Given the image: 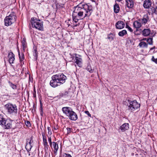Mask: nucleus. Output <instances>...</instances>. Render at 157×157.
<instances>
[{
    "label": "nucleus",
    "mask_w": 157,
    "mask_h": 157,
    "mask_svg": "<svg viewBox=\"0 0 157 157\" xmlns=\"http://www.w3.org/2000/svg\"><path fill=\"white\" fill-rule=\"evenodd\" d=\"M74 8L72 16L73 21L76 23L79 20L89 17L93 12V6L90 3H80Z\"/></svg>",
    "instance_id": "f257e3e1"
},
{
    "label": "nucleus",
    "mask_w": 157,
    "mask_h": 157,
    "mask_svg": "<svg viewBox=\"0 0 157 157\" xmlns=\"http://www.w3.org/2000/svg\"><path fill=\"white\" fill-rule=\"evenodd\" d=\"M123 104L127 106L126 108L128 110H131L132 112L138 109L140 106V104L136 100L131 101L129 99L126 100L124 101Z\"/></svg>",
    "instance_id": "f03ea898"
},
{
    "label": "nucleus",
    "mask_w": 157,
    "mask_h": 157,
    "mask_svg": "<svg viewBox=\"0 0 157 157\" xmlns=\"http://www.w3.org/2000/svg\"><path fill=\"white\" fill-rule=\"evenodd\" d=\"M62 110L63 113L68 117L69 119L70 120L75 121L78 119L77 115L70 108L64 107L62 108Z\"/></svg>",
    "instance_id": "7ed1b4c3"
},
{
    "label": "nucleus",
    "mask_w": 157,
    "mask_h": 157,
    "mask_svg": "<svg viewBox=\"0 0 157 157\" xmlns=\"http://www.w3.org/2000/svg\"><path fill=\"white\" fill-rule=\"evenodd\" d=\"M5 107L9 115H13L17 114L18 109L16 104L8 103L5 105Z\"/></svg>",
    "instance_id": "20e7f679"
},
{
    "label": "nucleus",
    "mask_w": 157,
    "mask_h": 157,
    "mask_svg": "<svg viewBox=\"0 0 157 157\" xmlns=\"http://www.w3.org/2000/svg\"><path fill=\"white\" fill-rule=\"evenodd\" d=\"M16 19V16L14 13L12 12L9 16H7L4 19L5 25L8 26L14 23Z\"/></svg>",
    "instance_id": "39448f33"
},
{
    "label": "nucleus",
    "mask_w": 157,
    "mask_h": 157,
    "mask_svg": "<svg viewBox=\"0 0 157 157\" xmlns=\"http://www.w3.org/2000/svg\"><path fill=\"white\" fill-rule=\"evenodd\" d=\"M31 22L32 27L35 28L40 30H42L43 29V23L39 19L32 18Z\"/></svg>",
    "instance_id": "423d86ee"
},
{
    "label": "nucleus",
    "mask_w": 157,
    "mask_h": 157,
    "mask_svg": "<svg viewBox=\"0 0 157 157\" xmlns=\"http://www.w3.org/2000/svg\"><path fill=\"white\" fill-rule=\"evenodd\" d=\"M56 77L59 82V84L61 85L65 82L66 80L67 79V77L63 74H59L55 75Z\"/></svg>",
    "instance_id": "0eeeda50"
},
{
    "label": "nucleus",
    "mask_w": 157,
    "mask_h": 157,
    "mask_svg": "<svg viewBox=\"0 0 157 157\" xmlns=\"http://www.w3.org/2000/svg\"><path fill=\"white\" fill-rule=\"evenodd\" d=\"M13 120L10 119H6L4 123L2 126V127L4 129H10L13 128V125L12 124Z\"/></svg>",
    "instance_id": "6e6552de"
},
{
    "label": "nucleus",
    "mask_w": 157,
    "mask_h": 157,
    "mask_svg": "<svg viewBox=\"0 0 157 157\" xmlns=\"http://www.w3.org/2000/svg\"><path fill=\"white\" fill-rule=\"evenodd\" d=\"M58 79L57 78L55 75H53L52 77V80L50 81V84L51 86L53 87H55L58 86L60 85L59 84Z\"/></svg>",
    "instance_id": "1a4fd4ad"
},
{
    "label": "nucleus",
    "mask_w": 157,
    "mask_h": 157,
    "mask_svg": "<svg viewBox=\"0 0 157 157\" xmlns=\"http://www.w3.org/2000/svg\"><path fill=\"white\" fill-rule=\"evenodd\" d=\"M42 135L43 138V144L45 150L46 151L48 150L49 148V145H48L47 140V137L46 136H44V132L42 133Z\"/></svg>",
    "instance_id": "9d476101"
},
{
    "label": "nucleus",
    "mask_w": 157,
    "mask_h": 157,
    "mask_svg": "<svg viewBox=\"0 0 157 157\" xmlns=\"http://www.w3.org/2000/svg\"><path fill=\"white\" fill-rule=\"evenodd\" d=\"M139 21L142 24L145 25L149 21V17L147 14H144L142 18L139 19Z\"/></svg>",
    "instance_id": "9b49d317"
},
{
    "label": "nucleus",
    "mask_w": 157,
    "mask_h": 157,
    "mask_svg": "<svg viewBox=\"0 0 157 157\" xmlns=\"http://www.w3.org/2000/svg\"><path fill=\"white\" fill-rule=\"evenodd\" d=\"M115 26L117 29H121L124 27L125 24L123 21H119L116 23Z\"/></svg>",
    "instance_id": "f8f14e48"
},
{
    "label": "nucleus",
    "mask_w": 157,
    "mask_h": 157,
    "mask_svg": "<svg viewBox=\"0 0 157 157\" xmlns=\"http://www.w3.org/2000/svg\"><path fill=\"white\" fill-rule=\"evenodd\" d=\"M152 4L151 0H145L144 2L143 6L144 8L148 9L151 6Z\"/></svg>",
    "instance_id": "ddd939ff"
},
{
    "label": "nucleus",
    "mask_w": 157,
    "mask_h": 157,
    "mask_svg": "<svg viewBox=\"0 0 157 157\" xmlns=\"http://www.w3.org/2000/svg\"><path fill=\"white\" fill-rule=\"evenodd\" d=\"M14 55L12 52H11L9 53L8 57L9 61L10 63H13L15 59Z\"/></svg>",
    "instance_id": "4468645a"
},
{
    "label": "nucleus",
    "mask_w": 157,
    "mask_h": 157,
    "mask_svg": "<svg viewBox=\"0 0 157 157\" xmlns=\"http://www.w3.org/2000/svg\"><path fill=\"white\" fill-rule=\"evenodd\" d=\"M75 63L79 67H81L82 66V59L80 57H78L76 55L75 57Z\"/></svg>",
    "instance_id": "2eb2a0df"
},
{
    "label": "nucleus",
    "mask_w": 157,
    "mask_h": 157,
    "mask_svg": "<svg viewBox=\"0 0 157 157\" xmlns=\"http://www.w3.org/2000/svg\"><path fill=\"white\" fill-rule=\"evenodd\" d=\"M142 25L141 22L139 21V19L137 21H135L133 24L134 27L137 29H139L141 27Z\"/></svg>",
    "instance_id": "dca6fc26"
},
{
    "label": "nucleus",
    "mask_w": 157,
    "mask_h": 157,
    "mask_svg": "<svg viewBox=\"0 0 157 157\" xmlns=\"http://www.w3.org/2000/svg\"><path fill=\"white\" fill-rule=\"evenodd\" d=\"M129 128V125L128 123H125L123 124L120 127L121 129L122 132H124L125 131L128 129Z\"/></svg>",
    "instance_id": "f3484780"
},
{
    "label": "nucleus",
    "mask_w": 157,
    "mask_h": 157,
    "mask_svg": "<svg viewBox=\"0 0 157 157\" xmlns=\"http://www.w3.org/2000/svg\"><path fill=\"white\" fill-rule=\"evenodd\" d=\"M126 4L127 7L129 8H132L134 6V2L132 0H126Z\"/></svg>",
    "instance_id": "a211bd4d"
},
{
    "label": "nucleus",
    "mask_w": 157,
    "mask_h": 157,
    "mask_svg": "<svg viewBox=\"0 0 157 157\" xmlns=\"http://www.w3.org/2000/svg\"><path fill=\"white\" fill-rule=\"evenodd\" d=\"M151 31L149 29H144L143 31V35L144 36H147L150 34Z\"/></svg>",
    "instance_id": "6ab92c4d"
},
{
    "label": "nucleus",
    "mask_w": 157,
    "mask_h": 157,
    "mask_svg": "<svg viewBox=\"0 0 157 157\" xmlns=\"http://www.w3.org/2000/svg\"><path fill=\"white\" fill-rule=\"evenodd\" d=\"M139 46L140 48H147L148 44L144 41L141 42L140 43Z\"/></svg>",
    "instance_id": "aec40b11"
},
{
    "label": "nucleus",
    "mask_w": 157,
    "mask_h": 157,
    "mask_svg": "<svg viewBox=\"0 0 157 157\" xmlns=\"http://www.w3.org/2000/svg\"><path fill=\"white\" fill-rule=\"evenodd\" d=\"M120 10V7L118 4L116 3L114 6V12L117 13L119 12Z\"/></svg>",
    "instance_id": "412c9836"
},
{
    "label": "nucleus",
    "mask_w": 157,
    "mask_h": 157,
    "mask_svg": "<svg viewBox=\"0 0 157 157\" xmlns=\"http://www.w3.org/2000/svg\"><path fill=\"white\" fill-rule=\"evenodd\" d=\"M127 34V32L125 30H123L119 32L118 34L119 36H123Z\"/></svg>",
    "instance_id": "4be33fe9"
},
{
    "label": "nucleus",
    "mask_w": 157,
    "mask_h": 157,
    "mask_svg": "<svg viewBox=\"0 0 157 157\" xmlns=\"http://www.w3.org/2000/svg\"><path fill=\"white\" fill-rule=\"evenodd\" d=\"M6 120V119L4 118L2 115L0 114V125L2 126Z\"/></svg>",
    "instance_id": "5701e85b"
},
{
    "label": "nucleus",
    "mask_w": 157,
    "mask_h": 157,
    "mask_svg": "<svg viewBox=\"0 0 157 157\" xmlns=\"http://www.w3.org/2000/svg\"><path fill=\"white\" fill-rule=\"evenodd\" d=\"M33 55L35 57L34 59L36 60L38 57V52L36 48H34L33 51Z\"/></svg>",
    "instance_id": "b1692460"
},
{
    "label": "nucleus",
    "mask_w": 157,
    "mask_h": 157,
    "mask_svg": "<svg viewBox=\"0 0 157 157\" xmlns=\"http://www.w3.org/2000/svg\"><path fill=\"white\" fill-rule=\"evenodd\" d=\"M18 56L20 59V61L22 62L23 61L24 59V55L23 53H22L21 55L20 52L18 51Z\"/></svg>",
    "instance_id": "393cba45"
},
{
    "label": "nucleus",
    "mask_w": 157,
    "mask_h": 157,
    "mask_svg": "<svg viewBox=\"0 0 157 157\" xmlns=\"http://www.w3.org/2000/svg\"><path fill=\"white\" fill-rule=\"evenodd\" d=\"M115 37V36L112 33H110L108 35L107 38L110 41H111L113 40Z\"/></svg>",
    "instance_id": "a878e982"
},
{
    "label": "nucleus",
    "mask_w": 157,
    "mask_h": 157,
    "mask_svg": "<svg viewBox=\"0 0 157 157\" xmlns=\"http://www.w3.org/2000/svg\"><path fill=\"white\" fill-rule=\"evenodd\" d=\"M52 145L54 150L56 151L59 148L58 144L56 143L53 142H52Z\"/></svg>",
    "instance_id": "bb28decb"
},
{
    "label": "nucleus",
    "mask_w": 157,
    "mask_h": 157,
    "mask_svg": "<svg viewBox=\"0 0 157 157\" xmlns=\"http://www.w3.org/2000/svg\"><path fill=\"white\" fill-rule=\"evenodd\" d=\"M9 84L10 86L13 89L15 90L17 89L16 85L13 84L12 82L10 81H9Z\"/></svg>",
    "instance_id": "cd10ccee"
},
{
    "label": "nucleus",
    "mask_w": 157,
    "mask_h": 157,
    "mask_svg": "<svg viewBox=\"0 0 157 157\" xmlns=\"http://www.w3.org/2000/svg\"><path fill=\"white\" fill-rule=\"evenodd\" d=\"M22 44L23 46V50L24 51L26 46V42L24 39H23L22 41Z\"/></svg>",
    "instance_id": "c85d7f7f"
},
{
    "label": "nucleus",
    "mask_w": 157,
    "mask_h": 157,
    "mask_svg": "<svg viewBox=\"0 0 157 157\" xmlns=\"http://www.w3.org/2000/svg\"><path fill=\"white\" fill-rule=\"evenodd\" d=\"M27 143L29 145H30L33 146V140L32 138H31L30 139H27Z\"/></svg>",
    "instance_id": "c756f323"
},
{
    "label": "nucleus",
    "mask_w": 157,
    "mask_h": 157,
    "mask_svg": "<svg viewBox=\"0 0 157 157\" xmlns=\"http://www.w3.org/2000/svg\"><path fill=\"white\" fill-rule=\"evenodd\" d=\"M32 147L33 146L26 143V145L25 146V148L26 149L27 151H30Z\"/></svg>",
    "instance_id": "7c9ffc66"
},
{
    "label": "nucleus",
    "mask_w": 157,
    "mask_h": 157,
    "mask_svg": "<svg viewBox=\"0 0 157 157\" xmlns=\"http://www.w3.org/2000/svg\"><path fill=\"white\" fill-rule=\"evenodd\" d=\"M153 39L152 38H149L147 39V41L148 44L150 45H152L153 44Z\"/></svg>",
    "instance_id": "2f4dec72"
},
{
    "label": "nucleus",
    "mask_w": 157,
    "mask_h": 157,
    "mask_svg": "<svg viewBox=\"0 0 157 157\" xmlns=\"http://www.w3.org/2000/svg\"><path fill=\"white\" fill-rule=\"evenodd\" d=\"M151 10L152 13H154L157 14V6L155 8H152Z\"/></svg>",
    "instance_id": "473e14b6"
},
{
    "label": "nucleus",
    "mask_w": 157,
    "mask_h": 157,
    "mask_svg": "<svg viewBox=\"0 0 157 157\" xmlns=\"http://www.w3.org/2000/svg\"><path fill=\"white\" fill-rule=\"evenodd\" d=\"M48 141L50 144V145L51 147H52V142L51 138L50 137L48 136Z\"/></svg>",
    "instance_id": "72a5a7b5"
},
{
    "label": "nucleus",
    "mask_w": 157,
    "mask_h": 157,
    "mask_svg": "<svg viewBox=\"0 0 157 157\" xmlns=\"http://www.w3.org/2000/svg\"><path fill=\"white\" fill-rule=\"evenodd\" d=\"M64 157H72L71 155L65 153L63 155Z\"/></svg>",
    "instance_id": "f704fd0d"
},
{
    "label": "nucleus",
    "mask_w": 157,
    "mask_h": 157,
    "mask_svg": "<svg viewBox=\"0 0 157 157\" xmlns=\"http://www.w3.org/2000/svg\"><path fill=\"white\" fill-rule=\"evenodd\" d=\"M126 27L127 28H128V30L131 32H132L133 31L132 29L128 25H126Z\"/></svg>",
    "instance_id": "c9c22d12"
},
{
    "label": "nucleus",
    "mask_w": 157,
    "mask_h": 157,
    "mask_svg": "<svg viewBox=\"0 0 157 157\" xmlns=\"http://www.w3.org/2000/svg\"><path fill=\"white\" fill-rule=\"evenodd\" d=\"M26 125L28 126H30L31 125L30 122L29 121H26L25 122Z\"/></svg>",
    "instance_id": "e433bc0d"
},
{
    "label": "nucleus",
    "mask_w": 157,
    "mask_h": 157,
    "mask_svg": "<svg viewBox=\"0 0 157 157\" xmlns=\"http://www.w3.org/2000/svg\"><path fill=\"white\" fill-rule=\"evenodd\" d=\"M67 133H70L72 131V128H67Z\"/></svg>",
    "instance_id": "4c0bfd02"
},
{
    "label": "nucleus",
    "mask_w": 157,
    "mask_h": 157,
    "mask_svg": "<svg viewBox=\"0 0 157 157\" xmlns=\"http://www.w3.org/2000/svg\"><path fill=\"white\" fill-rule=\"evenodd\" d=\"M48 133L49 134H52V132H51V128L50 127H48Z\"/></svg>",
    "instance_id": "58836bf2"
},
{
    "label": "nucleus",
    "mask_w": 157,
    "mask_h": 157,
    "mask_svg": "<svg viewBox=\"0 0 157 157\" xmlns=\"http://www.w3.org/2000/svg\"><path fill=\"white\" fill-rule=\"evenodd\" d=\"M85 113H86L87 114L89 117H91V114L88 111H85Z\"/></svg>",
    "instance_id": "ea45409f"
},
{
    "label": "nucleus",
    "mask_w": 157,
    "mask_h": 157,
    "mask_svg": "<svg viewBox=\"0 0 157 157\" xmlns=\"http://www.w3.org/2000/svg\"><path fill=\"white\" fill-rule=\"evenodd\" d=\"M68 94V92L66 91L65 93L63 94V96L67 95Z\"/></svg>",
    "instance_id": "a19ab883"
},
{
    "label": "nucleus",
    "mask_w": 157,
    "mask_h": 157,
    "mask_svg": "<svg viewBox=\"0 0 157 157\" xmlns=\"http://www.w3.org/2000/svg\"><path fill=\"white\" fill-rule=\"evenodd\" d=\"M155 59H155L154 58V56H152V58L151 59V60L152 61H153L155 62Z\"/></svg>",
    "instance_id": "79ce46f5"
},
{
    "label": "nucleus",
    "mask_w": 157,
    "mask_h": 157,
    "mask_svg": "<svg viewBox=\"0 0 157 157\" xmlns=\"http://www.w3.org/2000/svg\"><path fill=\"white\" fill-rule=\"evenodd\" d=\"M155 47H153V48H151L150 49V50H151L154 49H155Z\"/></svg>",
    "instance_id": "37998d69"
},
{
    "label": "nucleus",
    "mask_w": 157,
    "mask_h": 157,
    "mask_svg": "<svg viewBox=\"0 0 157 157\" xmlns=\"http://www.w3.org/2000/svg\"><path fill=\"white\" fill-rule=\"evenodd\" d=\"M155 62L157 64V58L155 59Z\"/></svg>",
    "instance_id": "c03bdc74"
},
{
    "label": "nucleus",
    "mask_w": 157,
    "mask_h": 157,
    "mask_svg": "<svg viewBox=\"0 0 157 157\" xmlns=\"http://www.w3.org/2000/svg\"><path fill=\"white\" fill-rule=\"evenodd\" d=\"M92 2H94V3H95V4H96V5H97V4H97L96 3V2H95L94 1V0H92Z\"/></svg>",
    "instance_id": "a18cd8bd"
},
{
    "label": "nucleus",
    "mask_w": 157,
    "mask_h": 157,
    "mask_svg": "<svg viewBox=\"0 0 157 157\" xmlns=\"http://www.w3.org/2000/svg\"><path fill=\"white\" fill-rule=\"evenodd\" d=\"M143 40H146V38H144L142 39Z\"/></svg>",
    "instance_id": "49530a36"
},
{
    "label": "nucleus",
    "mask_w": 157,
    "mask_h": 157,
    "mask_svg": "<svg viewBox=\"0 0 157 157\" xmlns=\"http://www.w3.org/2000/svg\"><path fill=\"white\" fill-rule=\"evenodd\" d=\"M117 1L120 2L121 1V0H117Z\"/></svg>",
    "instance_id": "de8ad7c7"
},
{
    "label": "nucleus",
    "mask_w": 157,
    "mask_h": 157,
    "mask_svg": "<svg viewBox=\"0 0 157 157\" xmlns=\"http://www.w3.org/2000/svg\"><path fill=\"white\" fill-rule=\"evenodd\" d=\"M54 129L56 130V129L55 128H54Z\"/></svg>",
    "instance_id": "09e8293b"
},
{
    "label": "nucleus",
    "mask_w": 157,
    "mask_h": 157,
    "mask_svg": "<svg viewBox=\"0 0 157 157\" xmlns=\"http://www.w3.org/2000/svg\"><path fill=\"white\" fill-rule=\"evenodd\" d=\"M157 1L156 2V3L157 4V0H156Z\"/></svg>",
    "instance_id": "8fccbe9b"
}]
</instances>
